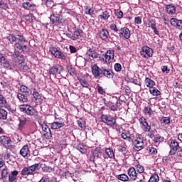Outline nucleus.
Here are the masks:
<instances>
[{
    "label": "nucleus",
    "instance_id": "nucleus-1",
    "mask_svg": "<svg viewBox=\"0 0 182 182\" xmlns=\"http://www.w3.org/2000/svg\"><path fill=\"white\" fill-rule=\"evenodd\" d=\"M7 39L11 45L14 46L15 52L13 53L14 58H19V51L21 52H28L29 48L24 43L26 42V39L23 37V35L20 34H9Z\"/></svg>",
    "mask_w": 182,
    "mask_h": 182
},
{
    "label": "nucleus",
    "instance_id": "nucleus-2",
    "mask_svg": "<svg viewBox=\"0 0 182 182\" xmlns=\"http://www.w3.org/2000/svg\"><path fill=\"white\" fill-rule=\"evenodd\" d=\"M92 73L95 79H99V77H102V76H105V77H107V79H113L114 76L113 70L110 69L107 70L104 68H99L97 64L93 65L92 68Z\"/></svg>",
    "mask_w": 182,
    "mask_h": 182
},
{
    "label": "nucleus",
    "instance_id": "nucleus-3",
    "mask_svg": "<svg viewBox=\"0 0 182 182\" xmlns=\"http://www.w3.org/2000/svg\"><path fill=\"white\" fill-rule=\"evenodd\" d=\"M41 168H42V164L41 163L35 164L30 166L23 168L21 170V174L23 176H27V177L28 176H35V172L36 171V170L39 171Z\"/></svg>",
    "mask_w": 182,
    "mask_h": 182
},
{
    "label": "nucleus",
    "instance_id": "nucleus-4",
    "mask_svg": "<svg viewBox=\"0 0 182 182\" xmlns=\"http://www.w3.org/2000/svg\"><path fill=\"white\" fill-rule=\"evenodd\" d=\"M169 147L171 149L169 151L170 156H174L176 153H179L178 156L181 157L182 156V148L180 146V143L176 141V139L171 140V143L169 144Z\"/></svg>",
    "mask_w": 182,
    "mask_h": 182
},
{
    "label": "nucleus",
    "instance_id": "nucleus-5",
    "mask_svg": "<svg viewBox=\"0 0 182 182\" xmlns=\"http://www.w3.org/2000/svg\"><path fill=\"white\" fill-rule=\"evenodd\" d=\"M20 111L23 112V113H26L28 116H35L38 111L33 107L29 105H21L19 106Z\"/></svg>",
    "mask_w": 182,
    "mask_h": 182
},
{
    "label": "nucleus",
    "instance_id": "nucleus-6",
    "mask_svg": "<svg viewBox=\"0 0 182 182\" xmlns=\"http://www.w3.org/2000/svg\"><path fill=\"white\" fill-rule=\"evenodd\" d=\"M39 125L42 128L43 134L47 140H50L52 139V132L50 131V128L46 124V123L43 122L42 121L38 122Z\"/></svg>",
    "mask_w": 182,
    "mask_h": 182
},
{
    "label": "nucleus",
    "instance_id": "nucleus-7",
    "mask_svg": "<svg viewBox=\"0 0 182 182\" xmlns=\"http://www.w3.org/2000/svg\"><path fill=\"white\" fill-rule=\"evenodd\" d=\"M101 119L103 123H105V124H107L109 127H112V129L117 127V123L116 122V119L114 117L112 116L102 115Z\"/></svg>",
    "mask_w": 182,
    "mask_h": 182
},
{
    "label": "nucleus",
    "instance_id": "nucleus-8",
    "mask_svg": "<svg viewBox=\"0 0 182 182\" xmlns=\"http://www.w3.org/2000/svg\"><path fill=\"white\" fill-rule=\"evenodd\" d=\"M140 54L143 58H145V59H149V58H151L153 56V49L147 46H144L141 47Z\"/></svg>",
    "mask_w": 182,
    "mask_h": 182
},
{
    "label": "nucleus",
    "instance_id": "nucleus-9",
    "mask_svg": "<svg viewBox=\"0 0 182 182\" xmlns=\"http://www.w3.org/2000/svg\"><path fill=\"white\" fill-rule=\"evenodd\" d=\"M50 52L52 55H53V56H55V58H57L58 59H62V60H65L66 59V55L55 47H50Z\"/></svg>",
    "mask_w": 182,
    "mask_h": 182
},
{
    "label": "nucleus",
    "instance_id": "nucleus-10",
    "mask_svg": "<svg viewBox=\"0 0 182 182\" xmlns=\"http://www.w3.org/2000/svg\"><path fill=\"white\" fill-rule=\"evenodd\" d=\"M0 143L4 146L6 149H12V147H14V142L11 140V138L6 136H0Z\"/></svg>",
    "mask_w": 182,
    "mask_h": 182
},
{
    "label": "nucleus",
    "instance_id": "nucleus-11",
    "mask_svg": "<svg viewBox=\"0 0 182 182\" xmlns=\"http://www.w3.org/2000/svg\"><path fill=\"white\" fill-rule=\"evenodd\" d=\"M50 21L52 25H55V23H63L65 22V19L62 18L60 14H55L53 11L50 16Z\"/></svg>",
    "mask_w": 182,
    "mask_h": 182
},
{
    "label": "nucleus",
    "instance_id": "nucleus-12",
    "mask_svg": "<svg viewBox=\"0 0 182 182\" xmlns=\"http://www.w3.org/2000/svg\"><path fill=\"white\" fill-rule=\"evenodd\" d=\"M62 70H63V66L57 64L49 69L48 74L56 76V75H60Z\"/></svg>",
    "mask_w": 182,
    "mask_h": 182
},
{
    "label": "nucleus",
    "instance_id": "nucleus-13",
    "mask_svg": "<svg viewBox=\"0 0 182 182\" xmlns=\"http://www.w3.org/2000/svg\"><path fill=\"white\" fill-rule=\"evenodd\" d=\"M102 153L103 150H102V149L96 148L91 154V156L90 158V161L95 163V160H97V159H100L102 157Z\"/></svg>",
    "mask_w": 182,
    "mask_h": 182
},
{
    "label": "nucleus",
    "instance_id": "nucleus-14",
    "mask_svg": "<svg viewBox=\"0 0 182 182\" xmlns=\"http://www.w3.org/2000/svg\"><path fill=\"white\" fill-rule=\"evenodd\" d=\"M119 38H124L129 39L130 38V30L127 27H123L119 31Z\"/></svg>",
    "mask_w": 182,
    "mask_h": 182
},
{
    "label": "nucleus",
    "instance_id": "nucleus-15",
    "mask_svg": "<svg viewBox=\"0 0 182 182\" xmlns=\"http://www.w3.org/2000/svg\"><path fill=\"white\" fill-rule=\"evenodd\" d=\"M139 122L141 124H142V129L144 132H150L151 130V127L149 125V123L147 122V120L144 117H141L139 119Z\"/></svg>",
    "mask_w": 182,
    "mask_h": 182
},
{
    "label": "nucleus",
    "instance_id": "nucleus-16",
    "mask_svg": "<svg viewBox=\"0 0 182 182\" xmlns=\"http://www.w3.org/2000/svg\"><path fill=\"white\" fill-rule=\"evenodd\" d=\"M171 25L176 26L178 29L182 30V20H178L176 18H173L170 20Z\"/></svg>",
    "mask_w": 182,
    "mask_h": 182
},
{
    "label": "nucleus",
    "instance_id": "nucleus-17",
    "mask_svg": "<svg viewBox=\"0 0 182 182\" xmlns=\"http://www.w3.org/2000/svg\"><path fill=\"white\" fill-rule=\"evenodd\" d=\"M87 56L92 58V59H97V58H99V54L97 53V52H96V50L92 48H90L87 50Z\"/></svg>",
    "mask_w": 182,
    "mask_h": 182
},
{
    "label": "nucleus",
    "instance_id": "nucleus-18",
    "mask_svg": "<svg viewBox=\"0 0 182 182\" xmlns=\"http://www.w3.org/2000/svg\"><path fill=\"white\" fill-rule=\"evenodd\" d=\"M134 146L135 150L139 151V150H143V149H144V142L141 141H137V139H135L134 141Z\"/></svg>",
    "mask_w": 182,
    "mask_h": 182
},
{
    "label": "nucleus",
    "instance_id": "nucleus-19",
    "mask_svg": "<svg viewBox=\"0 0 182 182\" xmlns=\"http://www.w3.org/2000/svg\"><path fill=\"white\" fill-rule=\"evenodd\" d=\"M31 151H29V146L28 145H24L23 148L20 150V154L22 157H28Z\"/></svg>",
    "mask_w": 182,
    "mask_h": 182
},
{
    "label": "nucleus",
    "instance_id": "nucleus-20",
    "mask_svg": "<svg viewBox=\"0 0 182 182\" xmlns=\"http://www.w3.org/2000/svg\"><path fill=\"white\" fill-rule=\"evenodd\" d=\"M19 172L16 170L13 171L9 174V182H16V177H18Z\"/></svg>",
    "mask_w": 182,
    "mask_h": 182
},
{
    "label": "nucleus",
    "instance_id": "nucleus-21",
    "mask_svg": "<svg viewBox=\"0 0 182 182\" xmlns=\"http://www.w3.org/2000/svg\"><path fill=\"white\" fill-rule=\"evenodd\" d=\"M23 8H24V9H27L28 11H35L36 9V5L29 2H24L23 3Z\"/></svg>",
    "mask_w": 182,
    "mask_h": 182
},
{
    "label": "nucleus",
    "instance_id": "nucleus-22",
    "mask_svg": "<svg viewBox=\"0 0 182 182\" xmlns=\"http://www.w3.org/2000/svg\"><path fill=\"white\" fill-rule=\"evenodd\" d=\"M19 124H18V129L19 130H22L23 127H25V125L26 124V122H28V119L26 117L21 116L18 118Z\"/></svg>",
    "mask_w": 182,
    "mask_h": 182
},
{
    "label": "nucleus",
    "instance_id": "nucleus-23",
    "mask_svg": "<svg viewBox=\"0 0 182 182\" xmlns=\"http://www.w3.org/2000/svg\"><path fill=\"white\" fill-rule=\"evenodd\" d=\"M29 96H31V95L23 94L21 92L17 95L18 99L20 100V102H23V103L28 102V98L29 97Z\"/></svg>",
    "mask_w": 182,
    "mask_h": 182
},
{
    "label": "nucleus",
    "instance_id": "nucleus-24",
    "mask_svg": "<svg viewBox=\"0 0 182 182\" xmlns=\"http://www.w3.org/2000/svg\"><path fill=\"white\" fill-rule=\"evenodd\" d=\"M82 33H83V30L77 29L73 33V41H77V39H80V38L82 37Z\"/></svg>",
    "mask_w": 182,
    "mask_h": 182
},
{
    "label": "nucleus",
    "instance_id": "nucleus-25",
    "mask_svg": "<svg viewBox=\"0 0 182 182\" xmlns=\"http://www.w3.org/2000/svg\"><path fill=\"white\" fill-rule=\"evenodd\" d=\"M63 126H65V122H54L51 124V129H53V130H58L63 127Z\"/></svg>",
    "mask_w": 182,
    "mask_h": 182
},
{
    "label": "nucleus",
    "instance_id": "nucleus-26",
    "mask_svg": "<svg viewBox=\"0 0 182 182\" xmlns=\"http://www.w3.org/2000/svg\"><path fill=\"white\" fill-rule=\"evenodd\" d=\"M128 174L132 180L134 181L137 179V172L134 168H130Z\"/></svg>",
    "mask_w": 182,
    "mask_h": 182
},
{
    "label": "nucleus",
    "instance_id": "nucleus-27",
    "mask_svg": "<svg viewBox=\"0 0 182 182\" xmlns=\"http://www.w3.org/2000/svg\"><path fill=\"white\" fill-rule=\"evenodd\" d=\"M100 38L102 41H106L109 38V31L107 29H102L100 32Z\"/></svg>",
    "mask_w": 182,
    "mask_h": 182
},
{
    "label": "nucleus",
    "instance_id": "nucleus-28",
    "mask_svg": "<svg viewBox=\"0 0 182 182\" xmlns=\"http://www.w3.org/2000/svg\"><path fill=\"white\" fill-rule=\"evenodd\" d=\"M0 63L4 68H9V62L6 60L5 55L4 54L0 53Z\"/></svg>",
    "mask_w": 182,
    "mask_h": 182
},
{
    "label": "nucleus",
    "instance_id": "nucleus-29",
    "mask_svg": "<svg viewBox=\"0 0 182 182\" xmlns=\"http://www.w3.org/2000/svg\"><path fill=\"white\" fill-rule=\"evenodd\" d=\"M78 81L80 82V84L82 87H86L87 89H89V87L90 85L89 84V82L86 80V79L82 77H78Z\"/></svg>",
    "mask_w": 182,
    "mask_h": 182
},
{
    "label": "nucleus",
    "instance_id": "nucleus-30",
    "mask_svg": "<svg viewBox=\"0 0 182 182\" xmlns=\"http://www.w3.org/2000/svg\"><path fill=\"white\" fill-rule=\"evenodd\" d=\"M21 93L25 94V95H32V91H31V89H29L28 87L25 85H21L20 87Z\"/></svg>",
    "mask_w": 182,
    "mask_h": 182
},
{
    "label": "nucleus",
    "instance_id": "nucleus-31",
    "mask_svg": "<svg viewBox=\"0 0 182 182\" xmlns=\"http://www.w3.org/2000/svg\"><path fill=\"white\" fill-rule=\"evenodd\" d=\"M145 84L147 87H150V89H151L156 85V82L153 80L146 77Z\"/></svg>",
    "mask_w": 182,
    "mask_h": 182
},
{
    "label": "nucleus",
    "instance_id": "nucleus-32",
    "mask_svg": "<svg viewBox=\"0 0 182 182\" xmlns=\"http://www.w3.org/2000/svg\"><path fill=\"white\" fill-rule=\"evenodd\" d=\"M166 11L169 15H174L176 14V6L168 4L166 6Z\"/></svg>",
    "mask_w": 182,
    "mask_h": 182
},
{
    "label": "nucleus",
    "instance_id": "nucleus-33",
    "mask_svg": "<svg viewBox=\"0 0 182 182\" xmlns=\"http://www.w3.org/2000/svg\"><path fill=\"white\" fill-rule=\"evenodd\" d=\"M23 19H25V21H28V22H33V21H35V16H33V14H28V15H23Z\"/></svg>",
    "mask_w": 182,
    "mask_h": 182
},
{
    "label": "nucleus",
    "instance_id": "nucleus-34",
    "mask_svg": "<svg viewBox=\"0 0 182 182\" xmlns=\"http://www.w3.org/2000/svg\"><path fill=\"white\" fill-rule=\"evenodd\" d=\"M102 59L105 62V63L109 64L112 63L114 58L112 57V55H106V54H104L102 55Z\"/></svg>",
    "mask_w": 182,
    "mask_h": 182
},
{
    "label": "nucleus",
    "instance_id": "nucleus-35",
    "mask_svg": "<svg viewBox=\"0 0 182 182\" xmlns=\"http://www.w3.org/2000/svg\"><path fill=\"white\" fill-rule=\"evenodd\" d=\"M6 117H8V112L6 110L0 108V119H1V120H6Z\"/></svg>",
    "mask_w": 182,
    "mask_h": 182
},
{
    "label": "nucleus",
    "instance_id": "nucleus-36",
    "mask_svg": "<svg viewBox=\"0 0 182 182\" xmlns=\"http://www.w3.org/2000/svg\"><path fill=\"white\" fill-rule=\"evenodd\" d=\"M149 92L151 95H153V96H160L161 95V92H160V90L153 87L149 90Z\"/></svg>",
    "mask_w": 182,
    "mask_h": 182
},
{
    "label": "nucleus",
    "instance_id": "nucleus-37",
    "mask_svg": "<svg viewBox=\"0 0 182 182\" xmlns=\"http://www.w3.org/2000/svg\"><path fill=\"white\" fill-rule=\"evenodd\" d=\"M67 70L70 76H75V75H76V70L72 65H68Z\"/></svg>",
    "mask_w": 182,
    "mask_h": 182
},
{
    "label": "nucleus",
    "instance_id": "nucleus-38",
    "mask_svg": "<svg viewBox=\"0 0 182 182\" xmlns=\"http://www.w3.org/2000/svg\"><path fill=\"white\" fill-rule=\"evenodd\" d=\"M105 153L109 159H114V152H113V149L108 148L105 149Z\"/></svg>",
    "mask_w": 182,
    "mask_h": 182
},
{
    "label": "nucleus",
    "instance_id": "nucleus-39",
    "mask_svg": "<svg viewBox=\"0 0 182 182\" xmlns=\"http://www.w3.org/2000/svg\"><path fill=\"white\" fill-rule=\"evenodd\" d=\"M41 170L43 173H52V171H53V168L44 164V166L41 168Z\"/></svg>",
    "mask_w": 182,
    "mask_h": 182
},
{
    "label": "nucleus",
    "instance_id": "nucleus-40",
    "mask_svg": "<svg viewBox=\"0 0 182 182\" xmlns=\"http://www.w3.org/2000/svg\"><path fill=\"white\" fill-rule=\"evenodd\" d=\"M18 69L20 72H28L29 70V67L26 64H20L18 65Z\"/></svg>",
    "mask_w": 182,
    "mask_h": 182
},
{
    "label": "nucleus",
    "instance_id": "nucleus-41",
    "mask_svg": "<svg viewBox=\"0 0 182 182\" xmlns=\"http://www.w3.org/2000/svg\"><path fill=\"white\" fill-rule=\"evenodd\" d=\"M121 137L124 139V140H128V141H133V139L130 137L129 133H122Z\"/></svg>",
    "mask_w": 182,
    "mask_h": 182
},
{
    "label": "nucleus",
    "instance_id": "nucleus-42",
    "mask_svg": "<svg viewBox=\"0 0 182 182\" xmlns=\"http://www.w3.org/2000/svg\"><path fill=\"white\" fill-rule=\"evenodd\" d=\"M119 106H122V101L117 100L116 102L115 105H113V104H112L110 107V110H112V112H116V110H117V108L119 107Z\"/></svg>",
    "mask_w": 182,
    "mask_h": 182
},
{
    "label": "nucleus",
    "instance_id": "nucleus-43",
    "mask_svg": "<svg viewBox=\"0 0 182 182\" xmlns=\"http://www.w3.org/2000/svg\"><path fill=\"white\" fill-rule=\"evenodd\" d=\"M118 180H120L121 181H129V176L124 173L118 175L117 176Z\"/></svg>",
    "mask_w": 182,
    "mask_h": 182
},
{
    "label": "nucleus",
    "instance_id": "nucleus-44",
    "mask_svg": "<svg viewBox=\"0 0 182 182\" xmlns=\"http://www.w3.org/2000/svg\"><path fill=\"white\" fill-rule=\"evenodd\" d=\"M33 97H34L35 100H39L42 99V95L39 94V92L36 91V89H34V91L33 92Z\"/></svg>",
    "mask_w": 182,
    "mask_h": 182
},
{
    "label": "nucleus",
    "instance_id": "nucleus-45",
    "mask_svg": "<svg viewBox=\"0 0 182 182\" xmlns=\"http://www.w3.org/2000/svg\"><path fill=\"white\" fill-rule=\"evenodd\" d=\"M100 16L101 19L106 21V19H109V18H110V13L108 11H105L102 13V15Z\"/></svg>",
    "mask_w": 182,
    "mask_h": 182
},
{
    "label": "nucleus",
    "instance_id": "nucleus-46",
    "mask_svg": "<svg viewBox=\"0 0 182 182\" xmlns=\"http://www.w3.org/2000/svg\"><path fill=\"white\" fill-rule=\"evenodd\" d=\"M144 113L145 114H148V116H151V113H153V110L151 109V107L147 106L144 109Z\"/></svg>",
    "mask_w": 182,
    "mask_h": 182
},
{
    "label": "nucleus",
    "instance_id": "nucleus-47",
    "mask_svg": "<svg viewBox=\"0 0 182 182\" xmlns=\"http://www.w3.org/2000/svg\"><path fill=\"white\" fill-rule=\"evenodd\" d=\"M8 168L5 166V168L1 171V180H4V178H6V177H8Z\"/></svg>",
    "mask_w": 182,
    "mask_h": 182
},
{
    "label": "nucleus",
    "instance_id": "nucleus-48",
    "mask_svg": "<svg viewBox=\"0 0 182 182\" xmlns=\"http://www.w3.org/2000/svg\"><path fill=\"white\" fill-rule=\"evenodd\" d=\"M160 180L159 178V175L157 173H154L152 175L149 179V182H158Z\"/></svg>",
    "mask_w": 182,
    "mask_h": 182
},
{
    "label": "nucleus",
    "instance_id": "nucleus-49",
    "mask_svg": "<svg viewBox=\"0 0 182 182\" xmlns=\"http://www.w3.org/2000/svg\"><path fill=\"white\" fill-rule=\"evenodd\" d=\"M77 122L79 127H80L81 129H85V127H86V122H85V120L80 119Z\"/></svg>",
    "mask_w": 182,
    "mask_h": 182
},
{
    "label": "nucleus",
    "instance_id": "nucleus-50",
    "mask_svg": "<svg viewBox=\"0 0 182 182\" xmlns=\"http://www.w3.org/2000/svg\"><path fill=\"white\" fill-rule=\"evenodd\" d=\"M154 143H163L164 141V137L163 136H156L154 139Z\"/></svg>",
    "mask_w": 182,
    "mask_h": 182
},
{
    "label": "nucleus",
    "instance_id": "nucleus-51",
    "mask_svg": "<svg viewBox=\"0 0 182 182\" xmlns=\"http://www.w3.org/2000/svg\"><path fill=\"white\" fill-rule=\"evenodd\" d=\"M0 8L1 9H8V4L5 3V1L1 0L0 1Z\"/></svg>",
    "mask_w": 182,
    "mask_h": 182
},
{
    "label": "nucleus",
    "instance_id": "nucleus-52",
    "mask_svg": "<svg viewBox=\"0 0 182 182\" xmlns=\"http://www.w3.org/2000/svg\"><path fill=\"white\" fill-rule=\"evenodd\" d=\"M136 171H138V173L141 174V173H144V167L143 166L139 164L136 166Z\"/></svg>",
    "mask_w": 182,
    "mask_h": 182
},
{
    "label": "nucleus",
    "instance_id": "nucleus-53",
    "mask_svg": "<svg viewBox=\"0 0 182 182\" xmlns=\"http://www.w3.org/2000/svg\"><path fill=\"white\" fill-rule=\"evenodd\" d=\"M114 68L116 72H122V65L120 63H115Z\"/></svg>",
    "mask_w": 182,
    "mask_h": 182
},
{
    "label": "nucleus",
    "instance_id": "nucleus-54",
    "mask_svg": "<svg viewBox=\"0 0 182 182\" xmlns=\"http://www.w3.org/2000/svg\"><path fill=\"white\" fill-rule=\"evenodd\" d=\"M77 150H79L80 153H85V146L82 144H79L76 146Z\"/></svg>",
    "mask_w": 182,
    "mask_h": 182
},
{
    "label": "nucleus",
    "instance_id": "nucleus-55",
    "mask_svg": "<svg viewBox=\"0 0 182 182\" xmlns=\"http://www.w3.org/2000/svg\"><path fill=\"white\" fill-rule=\"evenodd\" d=\"M116 16H117L118 19H122L123 18V11L117 10L115 12Z\"/></svg>",
    "mask_w": 182,
    "mask_h": 182
},
{
    "label": "nucleus",
    "instance_id": "nucleus-56",
    "mask_svg": "<svg viewBox=\"0 0 182 182\" xmlns=\"http://www.w3.org/2000/svg\"><path fill=\"white\" fill-rule=\"evenodd\" d=\"M162 123L164 124H170V118L164 117L162 118Z\"/></svg>",
    "mask_w": 182,
    "mask_h": 182
},
{
    "label": "nucleus",
    "instance_id": "nucleus-57",
    "mask_svg": "<svg viewBox=\"0 0 182 182\" xmlns=\"http://www.w3.org/2000/svg\"><path fill=\"white\" fill-rule=\"evenodd\" d=\"M102 133L105 134V136H110V133L107 127H104L102 129Z\"/></svg>",
    "mask_w": 182,
    "mask_h": 182
},
{
    "label": "nucleus",
    "instance_id": "nucleus-58",
    "mask_svg": "<svg viewBox=\"0 0 182 182\" xmlns=\"http://www.w3.org/2000/svg\"><path fill=\"white\" fill-rule=\"evenodd\" d=\"M85 12L86 15H92L93 14V11H92V9H90V7H86Z\"/></svg>",
    "mask_w": 182,
    "mask_h": 182
},
{
    "label": "nucleus",
    "instance_id": "nucleus-59",
    "mask_svg": "<svg viewBox=\"0 0 182 182\" xmlns=\"http://www.w3.org/2000/svg\"><path fill=\"white\" fill-rule=\"evenodd\" d=\"M110 29H112V31H115L116 33L119 32V29L117 28V26H116V24L112 23L110 26Z\"/></svg>",
    "mask_w": 182,
    "mask_h": 182
},
{
    "label": "nucleus",
    "instance_id": "nucleus-60",
    "mask_svg": "<svg viewBox=\"0 0 182 182\" xmlns=\"http://www.w3.org/2000/svg\"><path fill=\"white\" fill-rule=\"evenodd\" d=\"M161 70L163 73H170V70H168V68L167 66H162L161 67Z\"/></svg>",
    "mask_w": 182,
    "mask_h": 182
},
{
    "label": "nucleus",
    "instance_id": "nucleus-61",
    "mask_svg": "<svg viewBox=\"0 0 182 182\" xmlns=\"http://www.w3.org/2000/svg\"><path fill=\"white\" fill-rule=\"evenodd\" d=\"M149 152L150 153V154H157V149L156 148H149Z\"/></svg>",
    "mask_w": 182,
    "mask_h": 182
},
{
    "label": "nucleus",
    "instance_id": "nucleus-62",
    "mask_svg": "<svg viewBox=\"0 0 182 182\" xmlns=\"http://www.w3.org/2000/svg\"><path fill=\"white\" fill-rule=\"evenodd\" d=\"M134 23L137 25H140L141 23V17L137 16L134 18Z\"/></svg>",
    "mask_w": 182,
    "mask_h": 182
},
{
    "label": "nucleus",
    "instance_id": "nucleus-63",
    "mask_svg": "<svg viewBox=\"0 0 182 182\" xmlns=\"http://www.w3.org/2000/svg\"><path fill=\"white\" fill-rule=\"evenodd\" d=\"M6 100H5V97H4V95H0V105H6Z\"/></svg>",
    "mask_w": 182,
    "mask_h": 182
},
{
    "label": "nucleus",
    "instance_id": "nucleus-64",
    "mask_svg": "<svg viewBox=\"0 0 182 182\" xmlns=\"http://www.w3.org/2000/svg\"><path fill=\"white\" fill-rule=\"evenodd\" d=\"M149 25V28H151V29H154L156 26V22H154V21H151Z\"/></svg>",
    "mask_w": 182,
    "mask_h": 182
}]
</instances>
